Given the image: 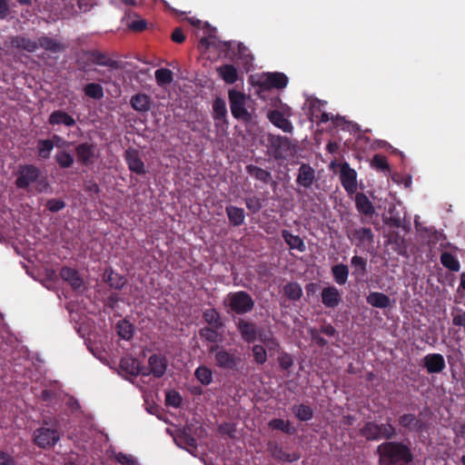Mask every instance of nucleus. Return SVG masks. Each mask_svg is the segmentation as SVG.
I'll return each mask as SVG.
<instances>
[{
    "mask_svg": "<svg viewBox=\"0 0 465 465\" xmlns=\"http://www.w3.org/2000/svg\"><path fill=\"white\" fill-rule=\"evenodd\" d=\"M379 465H408L413 461L411 448L401 441L382 442L377 447Z\"/></svg>",
    "mask_w": 465,
    "mask_h": 465,
    "instance_id": "nucleus-1",
    "label": "nucleus"
},
{
    "mask_svg": "<svg viewBox=\"0 0 465 465\" xmlns=\"http://www.w3.org/2000/svg\"><path fill=\"white\" fill-rule=\"evenodd\" d=\"M360 434L369 441L380 440H391L396 436V429L388 420L387 423L367 421L360 429Z\"/></svg>",
    "mask_w": 465,
    "mask_h": 465,
    "instance_id": "nucleus-2",
    "label": "nucleus"
},
{
    "mask_svg": "<svg viewBox=\"0 0 465 465\" xmlns=\"http://www.w3.org/2000/svg\"><path fill=\"white\" fill-rule=\"evenodd\" d=\"M224 303L232 312L237 314L250 312L254 305L252 297L245 292L229 293L225 298Z\"/></svg>",
    "mask_w": 465,
    "mask_h": 465,
    "instance_id": "nucleus-3",
    "label": "nucleus"
},
{
    "mask_svg": "<svg viewBox=\"0 0 465 465\" xmlns=\"http://www.w3.org/2000/svg\"><path fill=\"white\" fill-rule=\"evenodd\" d=\"M292 115V109L286 104H281L276 109L271 110L267 114L270 122L285 133H292L293 126L289 121Z\"/></svg>",
    "mask_w": 465,
    "mask_h": 465,
    "instance_id": "nucleus-4",
    "label": "nucleus"
},
{
    "mask_svg": "<svg viewBox=\"0 0 465 465\" xmlns=\"http://www.w3.org/2000/svg\"><path fill=\"white\" fill-rule=\"evenodd\" d=\"M421 415V412L419 415L403 413L398 419L399 425L409 432H426L430 429V424L422 420Z\"/></svg>",
    "mask_w": 465,
    "mask_h": 465,
    "instance_id": "nucleus-5",
    "label": "nucleus"
},
{
    "mask_svg": "<svg viewBox=\"0 0 465 465\" xmlns=\"http://www.w3.org/2000/svg\"><path fill=\"white\" fill-rule=\"evenodd\" d=\"M246 95L240 91L230 90L229 91V101L232 114L236 119L247 121L250 119V114L248 113L246 104Z\"/></svg>",
    "mask_w": 465,
    "mask_h": 465,
    "instance_id": "nucleus-6",
    "label": "nucleus"
},
{
    "mask_svg": "<svg viewBox=\"0 0 465 465\" xmlns=\"http://www.w3.org/2000/svg\"><path fill=\"white\" fill-rule=\"evenodd\" d=\"M40 170L33 164L21 165L17 171L15 185L20 189H26L37 181Z\"/></svg>",
    "mask_w": 465,
    "mask_h": 465,
    "instance_id": "nucleus-7",
    "label": "nucleus"
},
{
    "mask_svg": "<svg viewBox=\"0 0 465 465\" xmlns=\"http://www.w3.org/2000/svg\"><path fill=\"white\" fill-rule=\"evenodd\" d=\"M77 161L86 166L94 164L100 153L97 145L93 143H82L75 147Z\"/></svg>",
    "mask_w": 465,
    "mask_h": 465,
    "instance_id": "nucleus-8",
    "label": "nucleus"
},
{
    "mask_svg": "<svg viewBox=\"0 0 465 465\" xmlns=\"http://www.w3.org/2000/svg\"><path fill=\"white\" fill-rule=\"evenodd\" d=\"M60 439L59 433L55 428L42 427L34 433L35 443L40 448H49L54 446Z\"/></svg>",
    "mask_w": 465,
    "mask_h": 465,
    "instance_id": "nucleus-9",
    "label": "nucleus"
},
{
    "mask_svg": "<svg viewBox=\"0 0 465 465\" xmlns=\"http://www.w3.org/2000/svg\"><path fill=\"white\" fill-rule=\"evenodd\" d=\"M269 142L276 158H286L292 153V145L287 137L270 135Z\"/></svg>",
    "mask_w": 465,
    "mask_h": 465,
    "instance_id": "nucleus-10",
    "label": "nucleus"
},
{
    "mask_svg": "<svg viewBox=\"0 0 465 465\" xmlns=\"http://www.w3.org/2000/svg\"><path fill=\"white\" fill-rule=\"evenodd\" d=\"M340 179L347 193H353L356 192L357 173L354 169L351 168L349 163L346 162L341 163Z\"/></svg>",
    "mask_w": 465,
    "mask_h": 465,
    "instance_id": "nucleus-11",
    "label": "nucleus"
},
{
    "mask_svg": "<svg viewBox=\"0 0 465 465\" xmlns=\"http://www.w3.org/2000/svg\"><path fill=\"white\" fill-rule=\"evenodd\" d=\"M218 349H219L218 346H213L210 349L211 352L216 351V353H215L216 364L219 367L224 368V369H230V370L235 369L239 362V359L234 354L230 353L227 351L218 350Z\"/></svg>",
    "mask_w": 465,
    "mask_h": 465,
    "instance_id": "nucleus-12",
    "label": "nucleus"
},
{
    "mask_svg": "<svg viewBox=\"0 0 465 465\" xmlns=\"http://www.w3.org/2000/svg\"><path fill=\"white\" fill-rule=\"evenodd\" d=\"M422 365L430 374L440 373L446 367L444 357L440 353H429L424 356Z\"/></svg>",
    "mask_w": 465,
    "mask_h": 465,
    "instance_id": "nucleus-13",
    "label": "nucleus"
},
{
    "mask_svg": "<svg viewBox=\"0 0 465 465\" xmlns=\"http://www.w3.org/2000/svg\"><path fill=\"white\" fill-rule=\"evenodd\" d=\"M342 302V292L335 286H327L322 289V303L328 308H336Z\"/></svg>",
    "mask_w": 465,
    "mask_h": 465,
    "instance_id": "nucleus-14",
    "label": "nucleus"
},
{
    "mask_svg": "<svg viewBox=\"0 0 465 465\" xmlns=\"http://www.w3.org/2000/svg\"><path fill=\"white\" fill-rule=\"evenodd\" d=\"M261 84L266 88H284L288 84V77L282 73H267L261 76Z\"/></svg>",
    "mask_w": 465,
    "mask_h": 465,
    "instance_id": "nucleus-15",
    "label": "nucleus"
},
{
    "mask_svg": "<svg viewBox=\"0 0 465 465\" xmlns=\"http://www.w3.org/2000/svg\"><path fill=\"white\" fill-rule=\"evenodd\" d=\"M147 369L148 375L153 374L156 378H161L164 375L167 369V361L164 356L160 354H153L148 359Z\"/></svg>",
    "mask_w": 465,
    "mask_h": 465,
    "instance_id": "nucleus-16",
    "label": "nucleus"
},
{
    "mask_svg": "<svg viewBox=\"0 0 465 465\" xmlns=\"http://www.w3.org/2000/svg\"><path fill=\"white\" fill-rule=\"evenodd\" d=\"M121 370L131 376L143 375L147 376L146 367H142L140 362L132 357H124L120 361Z\"/></svg>",
    "mask_w": 465,
    "mask_h": 465,
    "instance_id": "nucleus-17",
    "label": "nucleus"
},
{
    "mask_svg": "<svg viewBox=\"0 0 465 465\" xmlns=\"http://www.w3.org/2000/svg\"><path fill=\"white\" fill-rule=\"evenodd\" d=\"M125 161L131 172L137 174H144V163L139 156V153L135 149H128L125 152Z\"/></svg>",
    "mask_w": 465,
    "mask_h": 465,
    "instance_id": "nucleus-18",
    "label": "nucleus"
},
{
    "mask_svg": "<svg viewBox=\"0 0 465 465\" xmlns=\"http://www.w3.org/2000/svg\"><path fill=\"white\" fill-rule=\"evenodd\" d=\"M388 242L392 246V250L399 255H401L403 257H409V244L406 239L403 236H401L399 232H393L392 233H391L388 239Z\"/></svg>",
    "mask_w": 465,
    "mask_h": 465,
    "instance_id": "nucleus-19",
    "label": "nucleus"
},
{
    "mask_svg": "<svg viewBox=\"0 0 465 465\" xmlns=\"http://www.w3.org/2000/svg\"><path fill=\"white\" fill-rule=\"evenodd\" d=\"M330 121L334 129L350 130V126L353 125L352 123L347 121L343 116L322 112V124H326Z\"/></svg>",
    "mask_w": 465,
    "mask_h": 465,
    "instance_id": "nucleus-20",
    "label": "nucleus"
},
{
    "mask_svg": "<svg viewBox=\"0 0 465 465\" xmlns=\"http://www.w3.org/2000/svg\"><path fill=\"white\" fill-rule=\"evenodd\" d=\"M61 278L68 282L73 289L79 290L84 285V281L74 269L64 267L60 272Z\"/></svg>",
    "mask_w": 465,
    "mask_h": 465,
    "instance_id": "nucleus-21",
    "label": "nucleus"
},
{
    "mask_svg": "<svg viewBox=\"0 0 465 465\" xmlns=\"http://www.w3.org/2000/svg\"><path fill=\"white\" fill-rule=\"evenodd\" d=\"M132 108L139 113H146L151 109L152 100L145 94H136L130 100Z\"/></svg>",
    "mask_w": 465,
    "mask_h": 465,
    "instance_id": "nucleus-22",
    "label": "nucleus"
},
{
    "mask_svg": "<svg viewBox=\"0 0 465 465\" xmlns=\"http://www.w3.org/2000/svg\"><path fill=\"white\" fill-rule=\"evenodd\" d=\"M351 239L357 241V245H370L373 242V233L370 228L361 227L351 232Z\"/></svg>",
    "mask_w": 465,
    "mask_h": 465,
    "instance_id": "nucleus-23",
    "label": "nucleus"
},
{
    "mask_svg": "<svg viewBox=\"0 0 465 465\" xmlns=\"http://www.w3.org/2000/svg\"><path fill=\"white\" fill-rule=\"evenodd\" d=\"M48 122L51 125L64 124L67 127H72L75 124V120L73 116L62 110L54 111L49 116Z\"/></svg>",
    "mask_w": 465,
    "mask_h": 465,
    "instance_id": "nucleus-24",
    "label": "nucleus"
},
{
    "mask_svg": "<svg viewBox=\"0 0 465 465\" xmlns=\"http://www.w3.org/2000/svg\"><path fill=\"white\" fill-rule=\"evenodd\" d=\"M366 302L372 307L379 309H385L391 305L390 297L383 292H370V294L366 297Z\"/></svg>",
    "mask_w": 465,
    "mask_h": 465,
    "instance_id": "nucleus-25",
    "label": "nucleus"
},
{
    "mask_svg": "<svg viewBox=\"0 0 465 465\" xmlns=\"http://www.w3.org/2000/svg\"><path fill=\"white\" fill-rule=\"evenodd\" d=\"M355 205L359 213L371 216L374 213V207L370 199L362 193H358L355 196Z\"/></svg>",
    "mask_w": 465,
    "mask_h": 465,
    "instance_id": "nucleus-26",
    "label": "nucleus"
},
{
    "mask_svg": "<svg viewBox=\"0 0 465 465\" xmlns=\"http://www.w3.org/2000/svg\"><path fill=\"white\" fill-rule=\"evenodd\" d=\"M219 76L226 83L232 84L238 80V71L232 64H224L216 68Z\"/></svg>",
    "mask_w": 465,
    "mask_h": 465,
    "instance_id": "nucleus-27",
    "label": "nucleus"
},
{
    "mask_svg": "<svg viewBox=\"0 0 465 465\" xmlns=\"http://www.w3.org/2000/svg\"><path fill=\"white\" fill-rule=\"evenodd\" d=\"M238 330L245 341L252 342L256 339L257 331L253 323L240 320L238 322Z\"/></svg>",
    "mask_w": 465,
    "mask_h": 465,
    "instance_id": "nucleus-28",
    "label": "nucleus"
},
{
    "mask_svg": "<svg viewBox=\"0 0 465 465\" xmlns=\"http://www.w3.org/2000/svg\"><path fill=\"white\" fill-rule=\"evenodd\" d=\"M351 265L353 269L352 275L357 279H362L367 272V261L358 255H354L351 259Z\"/></svg>",
    "mask_w": 465,
    "mask_h": 465,
    "instance_id": "nucleus-29",
    "label": "nucleus"
},
{
    "mask_svg": "<svg viewBox=\"0 0 465 465\" xmlns=\"http://www.w3.org/2000/svg\"><path fill=\"white\" fill-rule=\"evenodd\" d=\"M331 274L337 284L344 285L348 281L349 268L343 263L335 264L331 267Z\"/></svg>",
    "mask_w": 465,
    "mask_h": 465,
    "instance_id": "nucleus-30",
    "label": "nucleus"
},
{
    "mask_svg": "<svg viewBox=\"0 0 465 465\" xmlns=\"http://www.w3.org/2000/svg\"><path fill=\"white\" fill-rule=\"evenodd\" d=\"M213 118L217 122L216 124H224L227 114V108L224 100L216 98L213 104Z\"/></svg>",
    "mask_w": 465,
    "mask_h": 465,
    "instance_id": "nucleus-31",
    "label": "nucleus"
},
{
    "mask_svg": "<svg viewBox=\"0 0 465 465\" xmlns=\"http://www.w3.org/2000/svg\"><path fill=\"white\" fill-rule=\"evenodd\" d=\"M91 61L98 65L108 66L112 68H117L118 63L109 58L105 54L94 51L91 54Z\"/></svg>",
    "mask_w": 465,
    "mask_h": 465,
    "instance_id": "nucleus-32",
    "label": "nucleus"
},
{
    "mask_svg": "<svg viewBox=\"0 0 465 465\" xmlns=\"http://www.w3.org/2000/svg\"><path fill=\"white\" fill-rule=\"evenodd\" d=\"M314 178V170L307 165L302 164L299 169L298 183L303 186L312 184Z\"/></svg>",
    "mask_w": 465,
    "mask_h": 465,
    "instance_id": "nucleus-33",
    "label": "nucleus"
},
{
    "mask_svg": "<svg viewBox=\"0 0 465 465\" xmlns=\"http://www.w3.org/2000/svg\"><path fill=\"white\" fill-rule=\"evenodd\" d=\"M103 280L106 282L111 287L115 289L122 288L125 283L124 279L118 273L114 272L111 269L104 271Z\"/></svg>",
    "mask_w": 465,
    "mask_h": 465,
    "instance_id": "nucleus-34",
    "label": "nucleus"
},
{
    "mask_svg": "<svg viewBox=\"0 0 465 465\" xmlns=\"http://www.w3.org/2000/svg\"><path fill=\"white\" fill-rule=\"evenodd\" d=\"M226 213L230 223L234 226H239L244 222V212L242 209L235 206H228Z\"/></svg>",
    "mask_w": 465,
    "mask_h": 465,
    "instance_id": "nucleus-35",
    "label": "nucleus"
},
{
    "mask_svg": "<svg viewBox=\"0 0 465 465\" xmlns=\"http://www.w3.org/2000/svg\"><path fill=\"white\" fill-rule=\"evenodd\" d=\"M282 235L291 249L298 250L300 252L304 250V243L299 236L293 235L286 230L282 231Z\"/></svg>",
    "mask_w": 465,
    "mask_h": 465,
    "instance_id": "nucleus-36",
    "label": "nucleus"
},
{
    "mask_svg": "<svg viewBox=\"0 0 465 465\" xmlns=\"http://www.w3.org/2000/svg\"><path fill=\"white\" fill-rule=\"evenodd\" d=\"M305 114L309 116L312 122L318 124L319 114H320V104L317 100H308L304 104Z\"/></svg>",
    "mask_w": 465,
    "mask_h": 465,
    "instance_id": "nucleus-37",
    "label": "nucleus"
},
{
    "mask_svg": "<svg viewBox=\"0 0 465 465\" xmlns=\"http://www.w3.org/2000/svg\"><path fill=\"white\" fill-rule=\"evenodd\" d=\"M54 147V143L51 139L39 140L37 142V153L42 159H48Z\"/></svg>",
    "mask_w": 465,
    "mask_h": 465,
    "instance_id": "nucleus-38",
    "label": "nucleus"
},
{
    "mask_svg": "<svg viewBox=\"0 0 465 465\" xmlns=\"http://www.w3.org/2000/svg\"><path fill=\"white\" fill-rule=\"evenodd\" d=\"M442 265L451 272H459L460 265L457 258L450 252H445L440 255Z\"/></svg>",
    "mask_w": 465,
    "mask_h": 465,
    "instance_id": "nucleus-39",
    "label": "nucleus"
},
{
    "mask_svg": "<svg viewBox=\"0 0 465 465\" xmlns=\"http://www.w3.org/2000/svg\"><path fill=\"white\" fill-rule=\"evenodd\" d=\"M54 159L61 168H69L74 163L73 154L64 150L58 151L54 155Z\"/></svg>",
    "mask_w": 465,
    "mask_h": 465,
    "instance_id": "nucleus-40",
    "label": "nucleus"
},
{
    "mask_svg": "<svg viewBox=\"0 0 465 465\" xmlns=\"http://www.w3.org/2000/svg\"><path fill=\"white\" fill-rule=\"evenodd\" d=\"M116 331L118 335L124 340H130L133 337V325L126 320H121L118 322Z\"/></svg>",
    "mask_w": 465,
    "mask_h": 465,
    "instance_id": "nucleus-41",
    "label": "nucleus"
},
{
    "mask_svg": "<svg viewBox=\"0 0 465 465\" xmlns=\"http://www.w3.org/2000/svg\"><path fill=\"white\" fill-rule=\"evenodd\" d=\"M12 43L17 48H21L28 52H34L38 47V42L36 43L25 37H16Z\"/></svg>",
    "mask_w": 465,
    "mask_h": 465,
    "instance_id": "nucleus-42",
    "label": "nucleus"
},
{
    "mask_svg": "<svg viewBox=\"0 0 465 465\" xmlns=\"http://www.w3.org/2000/svg\"><path fill=\"white\" fill-rule=\"evenodd\" d=\"M194 375L203 385H208L213 381V372L206 366H200L195 370Z\"/></svg>",
    "mask_w": 465,
    "mask_h": 465,
    "instance_id": "nucleus-43",
    "label": "nucleus"
},
{
    "mask_svg": "<svg viewBox=\"0 0 465 465\" xmlns=\"http://www.w3.org/2000/svg\"><path fill=\"white\" fill-rule=\"evenodd\" d=\"M38 46H41L54 53L63 50V46L58 42H56L54 39L45 36L38 39Z\"/></svg>",
    "mask_w": 465,
    "mask_h": 465,
    "instance_id": "nucleus-44",
    "label": "nucleus"
},
{
    "mask_svg": "<svg viewBox=\"0 0 465 465\" xmlns=\"http://www.w3.org/2000/svg\"><path fill=\"white\" fill-rule=\"evenodd\" d=\"M155 79L159 85L169 84L173 81V72L167 68H160L155 71Z\"/></svg>",
    "mask_w": 465,
    "mask_h": 465,
    "instance_id": "nucleus-45",
    "label": "nucleus"
},
{
    "mask_svg": "<svg viewBox=\"0 0 465 465\" xmlns=\"http://www.w3.org/2000/svg\"><path fill=\"white\" fill-rule=\"evenodd\" d=\"M246 169H247L248 173L251 176H252L262 182L267 183L271 177V174L269 172H267L260 167L253 166V165H248L246 167Z\"/></svg>",
    "mask_w": 465,
    "mask_h": 465,
    "instance_id": "nucleus-46",
    "label": "nucleus"
},
{
    "mask_svg": "<svg viewBox=\"0 0 465 465\" xmlns=\"http://www.w3.org/2000/svg\"><path fill=\"white\" fill-rule=\"evenodd\" d=\"M84 94L94 99H100L104 96L103 87L99 84H88L84 86Z\"/></svg>",
    "mask_w": 465,
    "mask_h": 465,
    "instance_id": "nucleus-47",
    "label": "nucleus"
},
{
    "mask_svg": "<svg viewBox=\"0 0 465 465\" xmlns=\"http://www.w3.org/2000/svg\"><path fill=\"white\" fill-rule=\"evenodd\" d=\"M371 166L381 172H389L390 165L386 156L382 154H375L371 160Z\"/></svg>",
    "mask_w": 465,
    "mask_h": 465,
    "instance_id": "nucleus-48",
    "label": "nucleus"
},
{
    "mask_svg": "<svg viewBox=\"0 0 465 465\" xmlns=\"http://www.w3.org/2000/svg\"><path fill=\"white\" fill-rule=\"evenodd\" d=\"M272 455L275 459L282 461H293L298 459L296 455H291L285 452L282 449L279 448L278 446L273 447V449L272 450Z\"/></svg>",
    "mask_w": 465,
    "mask_h": 465,
    "instance_id": "nucleus-49",
    "label": "nucleus"
},
{
    "mask_svg": "<svg viewBox=\"0 0 465 465\" xmlns=\"http://www.w3.org/2000/svg\"><path fill=\"white\" fill-rule=\"evenodd\" d=\"M203 318L206 322L214 327L221 325V318L219 313L214 309H208L203 312Z\"/></svg>",
    "mask_w": 465,
    "mask_h": 465,
    "instance_id": "nucleus-50",
    "label": "nucleus"
},
{
    "mask_svg": "<svg viewBox=\"0 0 465 465\" xmlns=\"http://www.w3.org/2000/svg\"><path fill=\"white\" fill-rule=\"evenodd\" d=\"M285 294L292 300H297L302 295V288L299 284L292 282L284 287Z\"/></svg>",
    "mask_w": 465,
    "mask_h": 465,
    "instance_id": "nucleus-51",
    "label": "nucleus"
},
{
    "mask_svg": "<svg viewBox=\"0 0 465 465\" xmlns=\"http://www.w3.org/2000/svg\"><path fill=\"white\" fill-rule=\"evenodd\" d=\"M269 426L272 429L282 430V431L287 432V433L292 431V427L290 425V422L288 420H282V419H273V420H272L269 422Z\"/></svg>",
    "mask_w": 465,
    "mask_h": 465,
    "instance_id": "nucleus-52",
    "label": "nucleus"
},
{
    "mask_svg": "<svg viewBox=\"0 0 465 465\" xmlns=\"http://www.w3.org/2000/svg\"><path fill=\"white\" fill-rule=\"evenodd\" d=\"M296 416L302 420H308L312 417V409L305 405H299L293 408Z\"/></svg>",
    "mask_w": 465,
    "mask_h": 465,
    "instance_id": "nucleus-53",
    "label": "nucleus"
},
{
    "mask_svg": "<svg viewBox=\"0 0 465 465\" xmlns=\"http://www.w3.org/2000/svg\"><path fill=\"white\" fill-rule=\"evenodd\" d=\"M200 337L207 341L216 342L219 340V333L211 328H203L200 331Z\"/></svg>",
    "mask_w": 465,
    "mask_h": 465,
    "instance_id": "nucleus-54",
    "label": "nucleus"
},
{
    "mask_svg": "<svg viewBox=\"0 0 465 465\" xmlns=\"http://www.w3.org/2000/svg\"><path fill=\"white\" fill-rule=\"evenodd\" d=\"M252 353L254 357V361L258 364H262L267 360V354L265 349L261 345H254L252 348Z\"/></svg>",
    "mask_w": 465,
    "mask_h": 465,
    "instance_id": "nucleus-55",
    "label": "nucleus"
},
{
    "mask_svg": "<svg viewBox=\"0 0 465 465\" xmlns=\"http://www.w3.org/2000/svg\"><path fill=\"white\" fill-rule=\"evenodd\" d=\"M165 401L167 405L177 408L182 402V398L177 391H170L166 392Z\"/></svg>",
    "mask_w": 465,
    "mask_h": 465,
    "instance_id": "nucleus-56",
    "label": "nucleus"
},
{
    "mask_svg": "<svg viewBox=\"0 0 465 465\" xmlns=\"http://www.w3.org/2000/svg\"><path fill=\"white\" fill-rule=\"evenodd\" d=\"M115 460L122 465H138L135 458L130 454L125 453H117L115 455Z\"/></svg>",
    "mask_w": 465,
    "mask_h": 465,
    "instance_id": "nucleus-57",
    "label": "nucleus"
},
{
    "mask_svg": "<svg viewBox=\"0 0 465 465\" xmlns=\"http://www.w3.org/2000/svg\"><path fill=\"white\" fill-rule=\"evenodd\" d=\"M46 206L50 212H58L64 208L65 203L60 199H51L46 203Z\"/></svg>",
    "mask_w": 465,
    "mask_h": 465,
    "instance_id": "nucleus-58",
    "label": "nucleus"
},
{
    "mask_svg": "<svg viewBox=\"0 0 465 465\" xmlns=\"http://www.w3.org/2000/svg\"><path fill=\"white\" fill-rule=\"evenodd\" d=\"M15 458L6 451L0 450V465H15Z\"/></svg>",
    "mask_w": 465,
    "mask_h": 465,
    "instance_id": "nucleus-59",
    "label": "nucleus"
},
{
    "mask_svg": "<svg viewBox=\"0 0 465 465\" xmlns=\"http://www.w3.org/2000/svg\"><path fill=\"white\" fill-rule=\"evenodd\" d=\"M10 15V0H0V19H5Z\"/></svg>",
    "mask_w": 465,
    "mask_h": 465,
    "instance_id": "nucleus-60",
    "label": "nucleus"
},
{
    "mask_svg": "<svg viewBox=\"0 0 465 465\" xmlns=\"http://www.w3.org/2000/svg\"><path fill=\"white\" fill-rule=\"evenodd\" d=\"M127 25L132 30L137 31V32L143 31L146 26V23L143 19H137V20L129 22Z\"/></svg>",
    "mask_w": 465,
    "mask_h": 465,
    "instance_id": "nucleus-61",
    "label": "nucleus"
},
{
    "mask_svg": "<svg viewBox=\"0 0 465 465\" xmlns=\"http://www.w3.org/2000/svg\"><path fill=\"white\" fill-rule=\"evenodd\" d=\"M279 363L282 368L287 370L292 365V359L288 354H283L279 359Z\"/></svg>",
    "mask_w": 465,
    "mask_h": 465,
    "instance_id": "nucleus-62",
    "label": "nucleus"
},
{
    "mask_svg": "<svg viewBox=\"0 0 465 465\" xmlns=\"http://www.w3.org/2000/svg\"><path fill=\"white\" fill-rule=\"evenodd\" d=\"M452 323L455 326L465 328V312H463L462 313L454 315L452 318Z\"/></svg>",
    "mask_w": 465,
    "mask_h": 465,
    "instance_id": "nucleus-63",
    "label": "nucleus"
},
{
    "mask_svg": "<svg viewBox=\"0 0 465 465\" xmlns=\"http://www.w3.org/2000/svg\"><path fill=\"white\" fill-rule=\"evenodd\" d=\"M172 39L175 43H183L185 36L180 28H176L172 34Z\"/></svg>",
    "mask_w": 465,
    "mask_h": 465,
    "instance_id": "nucleus-64",
    "label": "nucleus"
}]
</instances>
